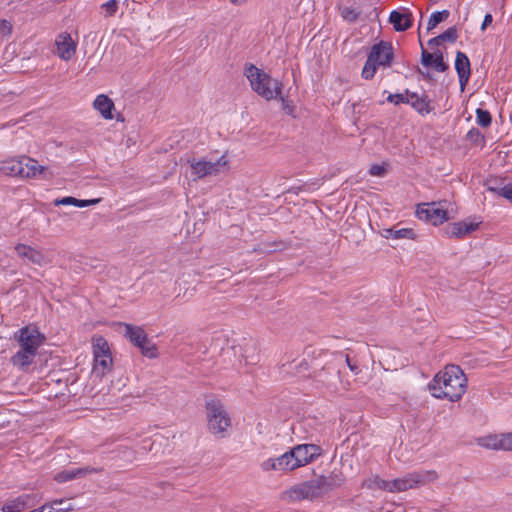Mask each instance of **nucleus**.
Wrapping results in <instances>:
<instances>
[{
    "label": "nucleus",
    "mask_w": 512,
    "mask_h": 512,
    "mask_svg": "<svg viewBox=\"0 0 512 512\" xmlns=\"http://www.w3.org/2000/svg\"><path fill=\"white\" fill-rule=\"evenodd\" d=\"M428 388L435 398L458 401L466 392L467 378L459 366L447 365L434 376Z\"/></svg>",
    "instance_id": "obj_1"
},
{
    "label": "nucleus",
    "mask_w": 512,
    "mask_h": 512,
    "mask_svg": "<svg viewBox=\"0 0 512 512\" xmlns=\"http://www.w3.org/2000/svg\"><path fill=\"white\" fill-rule=\"evenodd\" d=\"M321 454L322 449L316 444H299L279 457L265 460L262 463V469L281 473L291 472L313 462L321 456Z\"/></svg>",
    "instance_id": "obj_2"
},
{
    "label": "nucleus",
    "mask_w": 512,
    "mask_h": 512,
    "mask_svg": "<svg viewBox=\"0 0 512 512\" xmlns=\"http://www.w3.org/2000/svg\"><path fill=\"white\" fill-rule=\"evenodd\" d=\"M245 75L250 82L252 90L268 101L277 99L282 93V82L272 78L253 64L246 65Z\"/></svg>",
    "instance_id": "obj_3"
},
{
    "label": "nucleus",
    "mask_w": 512,
    "mask_h": 512,
    "mask_svg": "<svg viewBox=\"0 0 512 512\" xmlns=\"http://www.w3.org/2000/svg\"><path fill=\"white\" fill-rule=\"evenodd\" d=\"M393 47L390 42L380 41L371 47L367 60L362 69V77L370 80L374 77L378 67H390L393 61Z\"/></svg>",
    "instance_id": "obj_4"
},
{
    "label": "nucleus",
    "mask_w": 512,
    "mask_h": 512,
    "mask_svg": "<svg viewBox=\"0 0 512 512\" xmlns=\"http://www.w3.org/2000/svg\"><path fill=\"white\" fill-rule=\"evenodd\" d=\"M206 414L209 431L221 438L227 435L231 426V419L223 405L218 399H211L206 402Z\"/></svg>",
    "instance_id": "obj_5"
},
{
    "label": "nucleus",
    "mask_w": 512,
    "mask_h": 512,
    "mask_svg": "<svg viewBox=\"0 0 512 512\" xmlns=\"http://www.w3.org/2000/svg\"><path fill=\"white\" fill-rule=\"evenodd\" d=\"M437 478L435 471L423 470L409 473L401 478L394 479L390 482V492H404L409 489L418 488Z\"/></svg>",
    "instance_id": "obj_6"
},
{
    "label": "nucleus",
    "mask_w": 512,
    "mask_h": 512,
    "mask_svg": "<svg viewBox=\"0 0 512 512\" xmlns=\"http://www.w3.org/2000/svg\"><path fill=\"white\" fill-rule=\"evenodd\" d=\"M187 163L191 168L194 180L203 179L209 176H217L228 165L225 155H222L215 161L206 160L205 158H189Z\"/></svg>",
    "instance_id": "obj_7"
},
{
    "label": "nucleus",
    "mask_w": 512,
    "mask_h": 512,
    "mask_svg": "<svg viewBox=\"0 0 512 512\" xmlns=\"http://www.w3.org/2000/svg\"><path fill=\"white\" fill-rule=\"evenodd\" d=\"M93 355V373L103 377L111 370L113 360L108 343L101 336L93 338Z\"/></svg>",
    "instance_id": "obj_8"
},
{
    "label": "nucleus",
    "mask_w": 512,
    "mask_h": 512,
    "mask_svg": "<svg viewBox=\"0 0 512 512\" xmlns=\"http://www.w3.org/2000/svg\"><path fill=\"white\" fill-rule=\"evenodd\" d=\"M125 328V336L128 337L135 346L141 349L144 356L149 358L156 357V348L150 345V341L142 328L132 326L131 324H126Z\"/></svg>",
    "instance_id": "obj_9"
},
{
    "label": "nucleus",
    "mask_w": 512,
    "mask_h": 512,
    "mask_svg": "<svg viewBox=\"0 0 512 512\" xmlns=\"http://www.w3.org/2000/svg\"><path fill=\"white\" fill-rule=\"evenodd\" d=\"M317 497L321 496L314 478L294 485L288 491L283 493V498H287L291 501H299L303 499L312 500Z\"/></svg>",
    "instance_id": "obj_10"
},
{
    "label": "nucleus",
    "mask_w": 512,
    "mask_h": 512,
    "mask_svg": "<svg viewBox=\"0 0 512 512\" xmlns=\"http://www.w3.org/2000/svg\"><path fill=\"white\" fill-rule=\"evenodd\" d=\"M20 347L37 354L38 348L44 341V336L35 327L25 326L15 333Z\"/></svg>",
    "instance_id": "obj_11"
},
{
    "label": "nucleus",
    "mask_w": 512,
    "mask_h": 512,
    "mask_svg": "<svg viewBox=\"0 0 512 512\" xmlns=\"http://www.w3.org/2000/svg\"><path fill=\"white\" fill-rule=\"evenodd\" d=\"M417 216L421 220H425L433 225L442 224L447 221V211L436 206L435 203L424 204L417 209Z\"/></svg>",
    "instance_id": "obj_12"
},
{
    "label": "nucleus",
    "mask_w": 512,
    "mask_h": 512,
    "mask_svg": "<svg viewBox=\"0 0 512 512\" xmlns=\"http://www.w3.org/2000/svg\"><path fill=\"white\" fill-rule=\"evenodd\" d=\"M21 178H35L41 176L44 179L50 178L52 175L48 173V169L38 164L35 159L22 157Z\"/></svg>",
    "instance_id": "obj_13"
},
{
    "label": "nucleus",
    "mask_w": 512,
    "mask_h": 512,
    "mask_svg": "<svg viewBox=\"0 0 512 512\" xmlns=\"http://www.w3.org/2000/svg\"><path fill=\"white\" fill-rule=\"evenodd\" d=\"M55 45L56 53L62 60H70L76 52V44L69 33L64 32L59 34L56 38Z\"/></svg>",
    "instance_id": "obj_14"
},
{
    "label": "nucleus",
    "mask_w": 512,
    "mask_h": 512,
    "mask_svg": "<svg viewBox=\"0 0 512 512\" xmlns=\"http://www.w3.org/2000/svg\"><path fill=\"white\" fill-rule=\"evenodd\" d=\"M36 496L22 494L14 499L8 500L1 508L2 512H22L36 504Z\"/></svg>",
    "instance_id": "obj_15"
},
{
    "label": "nucleus",
    "mask_w": 512,
    "mask_h": 512,
    "mask_svg": "<svg viewBox=\"0 0 512 512\" xmlns=\"http://www.w3.org/2000/svg\"><path fill=\"white\" fill-rule=\"evenodd\" d=\"M455 69L459 77L461 91H464L471 75V69L469 58L461 51L456 53Z\"/></svg>",
    "instance_id": "obj_16"
},
{
    "label": "nucleus",
    "mask_w": 512,
    "mask_h": 512,
    "mask_svg": "<svg viewBox=\"0 0 512 512\" xmlns=\"http://www.w3.org/2000/svg\"><path fill=\"white\" fill-rule=\"evenodd\" d=\"M479 224L467 221L449 223L445 227V233L450 238H463L478 229Z\"/></svg>",
    "instance_id": "obj_17"
},
{
    "label": "nucleus",
    "mask_w": 512,
    "mask_h": 512,
    "mask_svg": "<svg viewBox=\"0 0 512 512\" xmlns=\"http://www.w3.org/2000/svg\"><path fill=\"white\" fill-rule=\"evenodd\" d=\"M101 472H103L102 467L87 466V467H82V468L61 471L55 475L54 479L58 483H64V482L74 480L76 478H82L91 473H101Z\"/></svg>",
    "instance_id": "obj_18"
},
{
    "label": "nucleus",
    "mask_w": 512,
    "mask_h": 512,
    "mask_svg": "<svg viewBox=\"0 0 512 512\" xmlns=\"http://www.w3.org/2000/svg\"><path fill=\"white\" fill-rule=\"evenodd\" d=\"M15 251L20 258L26 259L32 264L41 266L46 262L45 256L39 250L29 245L19 243L15 246Z\"/></svg>",
    "instance_id": "obj_19"
},
{
    "label": "nucleus",
    "mask_w": 512,
    "mask_h": 512,
    "mask_svg": "<svg viewBox=\"0 0 512 512\" xmlns=\"http://www.w3.org/2000/svg\"><path fill=\"white\" fill-rule=\"evenodd\" d=\"M389 21L393 25L395 31H406L412 26V14L408 10H404V12L393 10L390 13Z\"/></svg>",
    "instance_id": "obj_20"
},
{
    "label": "nucleus",
    "mask_w": 512,
    "mask_h": 512,
    "mask_svg": "<svg viewBox=\"0 0 512 512\" xmlns=\"http://www.w3.org/2000/svg\"><path fill=\"white\" fill-rule=\"evenodd\" d=\"M407 95H409V98H406L407 103L422 116H425L432 111L433 107L431 106V102L427 96H419L417 93L409 92L408 90Z\"/></svg>",
    "instance_id": "obj_21"
},
{
    "label": "nucleus",
    "mask_w": 512,
    "mask_h": 512,
    "mask_svg": "<svg viewBox=\"0 0 512 512\" xmlns=\"http://www.w3.org/2000/svg\"><path fill=\"white\" fill-rule=\"evenodd\" d=\"M93 107L104 119H113L112 110L114 109V103L107 95H98L93 102Z\"/></svg>",
    "instance_id": "obj_22"
},
{
    "label": "nucleus",
    "mask_w": 512,
    "mask_h": 512,
    "mask_svg": "<svg viewBox=\"0 0 512 512\" xmlns=\"http://www.w3.org/2000/svg\"><path fill=\"white\" fill-rule=\"evenodd\" d=\"M314 479L317 484L320 496L340 486V479L337 475L334 474H330L328 476L320 475Z\"/></svg>",
    "instance_id": "obj_23"
},
{
    "label": "nucleus",
    "mask_w": 512,
    "mask_h": 512,
    "mask_svg": "<svg viewBox=\"0 0 512 512\" xmlns=\"http://www.w3.org/2000/svg\"><path fill=\"white\" fill-rule=\"evenodd\" d=\"M35 356L36 353L21 347V349L11 357V363L16 367L25 369L32 364Z\"/></svg>",
    "instance_id": "obj_24"
},
{
    "label": "nucleus",
    "mask_w": 512,
    "mask_h": 512,
    "mask_svg": "<svg viewBox=\"0 0 512 512\" xmlns=\"http://www.w3.org/2000/svg\"><path fill=\"white\" fill-rule=\"evenodd\" d=\"M100 201H101L100 198L90 199V200H80V199H76V198L71 197V196H67V197L55 199L53 204H54V206L73 205V206H76V207L84 208V207L96 205Z\"/></svg>",
    "instance_id": "obj_25"
},
{
    "label": "nucleus",
    "mask_w": 512,
    "mask_h": 512,
    "mask_svg": "<svg viewBox=\"0 0 512 512\" xmlns=\"http://www.w3.org/2000/svg\"><path fill=\"white\" fill-rule=\"evenodd\" d=\"M488 190L512 203V183L494 181L488 186Z\"/></svg>",
    "instance_id": "obj_26"
},
{
    "label": "nucleus",
    "mask_w": 512,
    "mask_h": 512,
    "mask_svg": "<svg viewBox=\"0 0 512 512\" xmlns=\"http://www.w3.org/2000/svg\"><path fill=\"white\" fill-rule=\"evenodd\" d=\"M22 158L19 159H11L8 161H5L0 166V170L4 172L6 175L10 176H18L21 175V169H22Z\"/></svg>",
    "instance_id": "obj_27"
},
{
    "label": "nucleus",
    "mask_w": 512,
    "mask_h": 512,
    "mask_svg": "<svg viewBox=\"0 0 512 512\" xmlns=\"http://www.w3.org/2000/svg\"><path fill=\"white\" fill-rule=\"evenodd\" d=\"M476 443L486 449L501 450L500 446V434H490L487 436L479 437L476 439Z\"/></svg>",
    "instance_id": "obj_28"
},
{
    "label": "nucleus",
    "mask_w": 512,
    "mask_h": 512,
    "mask_svg": "<svg viewBox=\"0 0 512 512\" xmlns=\"http://www.w3.org/2000/svg\"><path fill=\"white\" fill-rule=\"evenodd\" d=\"M390 482L388 480H384L380 478L379 476L375 475L368 479H366L363 483V486L370 490H383L390 492Z\"/></svg>",
    "instance_id": "obj_29"
},
{
    "label": "nucleus",
    "mask_w": 512,
    "mask_h": 512,
    "mask_svg": "<svg viewBox=\"0 0 512 512\" xmlns=\"http://www.w3.org/2000/svg\"><path fill=\"white\" fill-rule=\"evenodd\" d=\"M448 10L436 11L431 14L428 23H427V31H431L434 29L439 23L445 21L449 17Z\"/></svg>",
    "instance_id": "obj_30"
},
{
    "label": "nucleus",
    "mask_w": 512,
    "mask_h": 512,
    "mask_svg": "<svg viewBox=\"0 0 512 512\" xmlns=\"http://www.w3.org/2000/svg\"><path fill=\"white\" fill-rule=\"evenodd\" d=\"M385 236L387 238L392 237L394 239H403V238L413 239L415 234H414L413 229L402 228V229H388V230H386Z\"/></svg>",
    "instance_id": "obj_31"
},
{
    "label": "nucleus",
    "mask_w": 512,
    "mask_h": 512,
    "mask_svg": "<svg viewBox=\"0 0 512 512\" xmlns=\"http://www.w3.org/2000/svg\"><path fill=\"white\" fill-rule=\"evenodd\" d=\"M64 504V500H54L51 502L50 505L44 504L38 509H35L36 512H67L72 510V507L70 505L64 507V508H58L57 506Z\"/></svg>",
    "instance_id": "obj_32"
},
{
    "label": "nucleus",
    "mask_w": 512,
    "mask_h": 512,
    "mask_svg": "<svg viewBox=\"0 0 512 512\" xmlns=\"http://www.w3.org/2000/svg\"><path fill=\"white\" fill-rule=\"evenodd\" d=\"M430 67H433L438 72H445L448 69V65L444 62V57L440 50L434 52V59Z\"/></svg>",
    "instance_id": "obj_33"
},
{
    "label": "nucleus",
    "mask_w": 512,
    "mask_h": 512,
    "mask_svg": "<svg viewBox=\"0 0 512 512\" xmlns=\"http://www.w3.org/2000/svg\"><path fill=\"white\" fill-rule=\"evenodd\" d=\"M476 121L482 127H489L492 122L491 114L487 110L478 108L476 110Z\"/></svg>",
    "instance_id": "obj_34"
},
{
    "label": "nucleus",
    "mask_w": 512,
    "mask_h": 512,
    "mask_svg": "<svg viewBox=\"0 0 512 512\" xmlns=\"http://www.w3.org/2000/svg\"><path fill=\"white\" fill-rule=\"evenodd\" d=\"M101 9L104 10V17L109 18L116 14L118 10V1L109 0L101 5Z\"/></svg>",
    "instance_id": "obj_35"
},
{
    "label": "nucleus",
    "mask_w": 512,
    "mask_h": 512,
    "mask_svg": "<svg viewBox=\"0 0 512 512\" xmlns=\"http://www.w3.org/2000/svg\"><path fill=\"white\" fill-rule=\"evenodd\" d=\"M441 42L448 41V42H455L458 38V31L455 26L449 27L445 32L438 35Z\"/></svg>",
    "instance_id": "obj_36"
},
{
    "label": "nucleus",
    "mask_w": 512,
    "mask_h": 512,
    "mask_svg": "<svg viewBox=\"0 0 512 512\" xmlns=\"http://www.w3.org/2000/svg\"><path fill=\"white\" fill-rule=\"evenodd\" d=\"M341 15L344 20L348 22H355L358 19L360 12L351 7H344Z\"/></svg>",
    "instance_id": "obj_37"
},
{
    "label": "nucleus",
    "mask_w": 512,
    "mask_h": 512,
    "mask_svg": "<svg viewBox=\"0 0 512 512\" xmlns=\"http://www.w3.org/2000/svg\"><path fill=\"white\" fill-rule=\"evenodd\" d=\"M501 450L512 451V432L500 434Z\"/></svg>",
    "instance_id": "obj_38"
},
{
    "label": "nucleus",
    "mask_w": 512,
    "mask_h": 512,
    "mask_svg": "<svg viewBox=\"0 0 512 512\" xmlns=\"http://www.w3.org/2000/svg\"><path fill=\"white\" fill-rule=\"evenodd\" d=\"M421 45V63L425 67H430L432 65L433 59H434V53H429L427 50L424 49L423 44Z\"/></svg>",
    "instance_id": "obj_39"
},
{
    "label": "nucleus",
    "mask_w": 512,
    "mask_h": 512,
    "mask_svg": "<svg viewBox=\"0 0 512 512\" xmlns=\"http://www.w3.org/2000/svg\"><path fill=\"white\" fill-rule=\"evenodd\" d=\"M277 99H280L281 102H282V109L283 111L287 114V115H291L293 116L294 115V110H295V106L293 105V102L282 97V93L280 94V96H278Z\"/></svg>",
    "instance_id": "obj_40"
},
{
    "label": "nucleus",
    "mask_w": 512,
    "mask_h": 512,
    "mask_svg": "<svg viewBox=\"0 0 512 512\" xmlns=\"http://www.w3.org/2000/svg\"><path fill=\"white\" fill-rule=\"evenodd\" d=\"M406 98H409V95H407V90L405 91V94H390L387 97V101L398 105L400 103H407Z\"/></svg>",
    "instance_id": "obj_41"
},
{
    "label": "nucleus",
    "mask_w": 512,
    "mask_h": 512,
    "mask_svg": "<svg viewBox=\"0 0 512 512\" xmlns=\"http://www.w3.org/2000/svg\"><path fill=\"white\" fill-rule=\"evenodd\" d=\"M245 352H248V350H252V354L251 355H248L247 353H244V357H245V360L247 363H255L257 361V357L254 353L255 351V344L250 342L246 345V347L244 348Z\"/></svg>",
    "instance_id": "obj_42"
},
{
    "label": "nucleus",
    "mask_w": 512,
    "mask_h": 512,
    "mask_svg": "<svg viewBox=\"0 0 512 512\" xmlns=\"http://www.w3.org/2000/svg\"><path fill=\"white\" fill-rule=\"evenodd\" d=\"M369 173L372 175V176H378V177H382L385 175L386 173V169L384 166L382 165H378V164H374L371 166L370 170H369Z\"/></svg>",
    "instance_id": "obj_43"
},
{
    "label": "nucleus",
    "mask_w": 512,
    "mask_h": 512,
    "mask_svg": "<svg viewBox=\"0 0 512 512\" xmlns=\"http://www.w3.org/2000/svg\"><path fill=\"white\" fill-rule=\"evenodd\" d=\"M467 137L474 142L482 141L484 139L482 133L476 128L471 129L468 132Z\"/></svg>",
    "instance_id": "obj_44"
},
{
    "label": "nucleus",
    "mask_w": 512,
    "mask_h": 512,
    "mask_svg": "<svg viewBox=\"0 0 512 512\" xmlns=\"http://www.w3.org/2000/svg\"><path fill=\"white\" fill-rule=\"evenodd\" d=\"M305 426H306V422H305V421H303V423H298V424L294 425V426L292 427V431H293V433H294L295 435H297V436H298V435H299L300 430H301V429H303V439H306V438H308V436L305 434V432H306V431H305Z\"/></svg>",
    "instance_id": "obj_45"
},
{
    "label": "nucleus",
    "mask_w": 512,
    "mask_h": 512,
    "mask_svg": "<svg viewBox=\"0 0 512 512\" xmlns=\"http://www.w3.org/2000/svg\"><path fill=\"white\" fill-rule=\"evenodd\" d=\"M345 360L347 362V365L349 367V369L354 373V374H358L359 373V369H358V366L356 363H352L351 359L349 358L348 355L345 356Z\"/></svg>",
    "instance_id": "obj_46"
},
{
    "label": "nucleus",
    "mask_w": 512,
    "mask_h": 512,
    "mask_svg": "<svg viewBox=\"0 0 512 512\" xmlns=\"http://www.w3.org/2000/svg\"><path fill=\"white\" fill-rule=\"evenodd\" d=\"M493 21V17L491 14H486L481 26V29L484 30L488 25H490Z\"/></svg>",
    "instance_id": "obj_47"
},
{
    "label": "nucleus",
    "mask_w": 512,
    "mask_h": 512,
    "mask_svg": "<svg viewBox=\"0 0 512 512\" xmlns=\"http://www.w3.org/2000/svg\"><path fill=\"white\" fill-rule=\"evenodd\" d=\"M441 43H442V42L440 41L439 36H436V37H434V38H431V39L428 41V43H427V44H428V46H429L431 49H433V48H434V46H438V45H440Z\"/></svg>",
    "instance_id": "obj_48"
},
{
    "label": "nucleus",
    "mask_w": 512,
    "mask_h": 512,
    "mask_svg": "<svg viewBox=\"0 0 512 512\" xmlns=\"http://www.w3.org/2000/svg\"><path fill=\"white\" fill-rule=\"evenodd\" d=\"M232 4L234 5H241L245 3L247 0H230Z\"/></svg>",
    "instance_id": "obj_49"
},
{
    "label": "nucleus",
    "mask_w": 512,
    "mask_h": 512,
    "mask_svg": "<svg viewBox=\"0 0 512 512\" xmlns=\"http://www.w3.org/2000/svg\"><path fill=\"white\" fill-rule=\"evenodd\" d=\"M68 505H70V506L72 507V505H71L70 503H67L66 501H64V504L59 505V506H57V507H58V508H64V507H66V506H68Z\"/></svg>",
    "instance_id": "obj_50"
},
{
    "label": "nucleus",
    "mask_w": 512,
    "mask_h": 512,
    "mask_svg": "<svg viewBox=\"0 0 512 512\" xmlns=\"http://www.w3.org/2000/svg\"><path fill=\"white\" fill-rule=\"evenodd\" d=\"M2 24L6 26L8 23H7V21H6V20H3V21H2Z\"/></svg>",
    "instance_id": "obj_51"
}]
</instances>
